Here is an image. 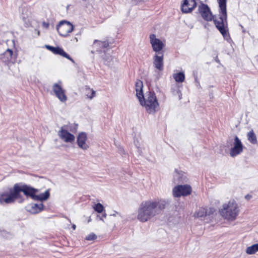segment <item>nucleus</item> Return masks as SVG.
<instances>
[{
  "mask_svg": "<svg viewBox=\"0 0 258 258\" xmlns=\"http://www.w3.org/2000/svg\"><path fill=\"white\" fill-rule=\"evenodd\" d=\"M67 131H69L74 133H75L77 131L78 125L76 124H73L71 125H67Z\"/></svg>",
  "mask_w": 258,
  "mask_h": 258,
  "instance_id": "26",
  "label": "nucleus"
},
{
  "mask_svg": "<svg viewBox=\"0 0 258 258\" xmlns=\"http://www.w3.org/2000/svg\"><path fill=\"white\" fill-rule=\"evenodd\" d=\"M173 78L176 82L182 83L185 80V75L183 72L175 73L173 75Z\"/></svg>",
  "mask_w": 258,
  "mask_h": 258,
  "instance_id": "21",
  "label": "nucleus"
},
{
  "mask_svg": "<svg viewBox=\"0 0 258 258\" xmlns=\"http://www.w3.org/2000/svg\"><path fill=\"white\" fill-rule=\"evenodd\" d=\"M143 87V82L140 80H137L136 82V96L138 99H141L144 97Z\"/></svg>",
  "mask_w": 258,
  "mask_h": 258,
  "instance_id": "16",
  "label": "nucleus"
},
{
  "mask_svg": "<svg viewBox=\"0 0 258 258\" xmlns=\"http://www.w3.org/2000/svg\"><path fill=\"white\" fill-rule=\"evenodd\" d=\"M167 202L163 200H148L143 202L138 210V219L145 222L157 215L166 206Z\"/></svg>",
  "mask_w": 258,
  "mask_h": 258,
  "instance_id": "2",
  "label": "nucleus"
},
{
  "mask_svg": "<svg viewBox=\"0 0 258 258\" xmlns=\"http://www.w3.org/2000/svg\"><path fill=\"white\" fill-rule=\"evenodd\" d=\"M252 198V196L251 195H249V194H247L245 196V198L246 200H249L250 199H251Z\"/></svg>",
  "mask_w": 258,
  "mask_h": 258,
  "instance_id": "32",
  "label": "nucleus"
},
{
  "mask_svg": "<svg viewBox=\"0 0 258 258\" xmlns=\"http://www.w3.org/2000/svg\"><path fill=\"white\" fill-rule=\"evenodd\" d=\"M248 141L252 144H257V141L256 135L253 130L249 131L247 135Z\"/></svg>",
  "mask_w": 258,
  "mask_h": 258,
  "instance_id": "20",
  "label": "nucleus"
},
{
  "mask_svg": "<svg viewBox=\"0 0 258 258\" xmlns=\"http://www.w3.org/2000/svg\"><path fill=\"white\" fill-rule=\"evenodd\" d=\"M58 135L62 140L64 139V130L63 127H61V130L58 132Z\"/></svg>",
  "mask_w": 258,
  "mask_h": 258,
  "instance_id": "30",
  "label": "nucleus"
},
{
  "mask_svg": "<svg viewBox=\"0 0 258 258\" xmlns=\"http://www.w3.org/2000/svg\"><path fill=\"white\" fill-rule=\"evenodd\" d=\"M43 26H44L45 28H48V27H49V24H48V23H44H44H43Z\"/></svg>",
  "mask_w": 258,
  "mask_h": 258,
  "instance_id": "33",
  "label": "nucleus"
},
{
  "mask_svg": "<svg viewBox=\"0 0 258 258\" xmlns=\"http://www.w3.org/2000/svg\"><path fill=\"white\" fill-rule=\"evenodd\" d=\"M216 61L217 62H220V60L217 58L216 59Z\"/></svg>",
  "mask_w": 258,
  "mask_h": 258,
  "instance_id": "35",
  "label": "nucleus"
},
{
  "mask_svg": "<svg viewBox=\"0 0 258 258\" xmlns=\"http://www.w3.org/2000/svg\"><path fill=\"white\" fill-rule=\"evenodd\" d=\"M85 94L87 97L90 99H92L95 95V91L89 87L85 88Z\"/></svg>",
  "mask_w": 258,
  "mask_h": 258,
  "instance_id": "23",
  "label": "nucleus"
},
{
  "mask_svg": "<svg viewBox=\"0 0 258 258\" xmlns=\"http://www.w3.org/2000/svg\"><path fill=\"white\" fill-rule=\"evenodd\" d=\"M257 251H258V243L253 244L252 245L248 247L246 250V253L249 254H254Z\"/></svg>",
  "mask_w": 258,
  "mask_h": 258,
  "instance_id": "22",
  "label": "nucleus"
},
{
  "mask_svg": "<svg viewBox=\"0 0 258 258\" xmlns=\"http://www.w3.org/2000/svg\"><path fill=\"white\" fill-rule=\"evenodd\" d=\"M141 105L145 107L149 114H154L159 109L160 105L157 96L154 91L147 92L145 97L139 99Z\"/></svg>",
  "mask_w": 258,
  "mask_h": 258,
  "instance_id": "4",
  "label": "nucleus"
},
{
  "mask_svg": "<svg viewBox=\"0 0 258 258\" xmlns=\"http://www.w3.org/2000/svg\"><path fill=\"white\" fill-rule=\"evenodd\" d=\"M66 25L68 27L67 30L68 33H71L74 30V26L70 22L66 21Z\"/></svg>",
  "mask_w": 258,
  "mask_h": 258,
  "instance_id": "27",
  "label": "nucleus"
},
{
  "mask_svg": "<svg viewBox=\"0 0 258 258\" xmlns=\"http://www.w3.org/2000/svg\"><path fill=\"white\" fill-rule=\"evenodd\" d=\"M197 7L195 0H183L181 5V10L183 13H191Z\"/></svg>",
  "mask_w": 258,
  "mask_h": 258,
  "instance_id": "10",
  "label": "nucleus"
},
{
  "mask_svg": "<svg viewBox=\"0 0 258 258\" xmlns=\"http://www.w3.org/2000/svg\"><path fill=\"white\" fill-rule=\"evenodd\" d=\"M64 24V20H61V21L59 22V24L57 25V27H56V29L58 31V32L60 34V35L61 36H63V35L62 34H61L60 32H59V28L60 27Z\"/></svg>",
  "mask_w": 258,
  "mask_h": 258,
  "instance_id": "29",
  "label": "nucleus"
},
{
  "mask_svg": "<svg viewBox=\"0 0 258 258\" xmlns=\"http://www.w3.org/2000/svg\"><path fill=\"white\" fill-rule=\"evenodd\" d=\"M233 145L230 150V155L232 157L240 154L243 150V146L237 136L234 138Z\"/></svg>",
  "mask_w": 258,
  "mask_h": 258,
  "instance_id": "9",
  "label": "nucleus"
},
{
  "mask_svg": "<svg viewBox=\"0 0 258 258\" xmlns=\"http://www.w3.org/2000/svg\"><path fill=\"white\" fill-rule=\"evenodd\" d=\"M215 212L214 209H210L209 212H208L207 209L205 208H200L197 211H196L194 216L196 218L203 217L206 216L207 215H210L213 214Z\"/></svg>",
  "mask_w": 258,
  "mask_h": 258,
  "instance_id": "15",
  "label": "nucleus"
},
{
  "mask_svg": "<svg viewBox=\"0 0 258 258\" xmlns=\"http://www.w3.org/2000/svg\"><path fill=\"white\" fill-rule=\"evenodd\" d=\"M94 210L98 213H101L104 210L103 206L100 203L95 204L93 206Z\"/></svg>",
  "mask_w": 258,
  "mask_h": 258,
  "instance_id": "25",
  "label": "nucleus"
},
{
  "mask_svg": "<svg viewBox=\"0 0 258 258\" xmlns=\"http://www.w3.org/2000/svg\"><path fill=\"white\" fill-rule=\"evenodd\" d=\"M87 140V136L86 133L82 132L80 133L77 139V143L78 146L83 150H86L88 148L89 146L86 144Z\"/></svg>",
  "mask_w": 258,
  "mask_h": 258,
  "instance_id": "12",
  "label": "nucleus"
},
{
  "mask_svg": "<svg viewBox=\"0 0 258 258\" xmlns=\"http://www.w3.org/2000/svg\"><path fill=\"white\" fill-rule=\"evenodd\" d=\"M191 187L187 184L178 185L173 189V195L176 198L188 196L191 194Z\"/></svg>",
  "mask_w": 258,
  "mask_h": 258,
  "instance_id": "6",
  "label": "nucleus"
},
{
  "mask_svg": "<svg viewBox=\"0 0 258 258\" xmlns=\"http://www.w3.org/2000/svg\"><path fill=\"white\" fill-rule=\"evenodd\" d=\"M198 11L205 21L210 22L214 19V15L208 5L202 4L198 7Z\"/></svg>",
  "mask_w": 258,
  "mask_h": 258,
  "instance_id": "8",
  "label": "nucleus"
},
{
  "mask_svg": "<svg viewBox=\"0 0 258 258\" xmlns=\"http://www.w3.org/2000/svg\"><path fill=\"white\" fill-rule=\"evenodd\" d=\"M45 47L51 51L55 54H59L63 57H64V51L63 50L58 47H54L48 45H46Z\"/></svg>",
  "mask_w": 258,
  "mask_h": 258,
  "instance_id": "19",
  "label": "nucleus"
},
{
  "mask_svg": "<svg viewBox=\"0 0 258 258\" xmlns=\"http://www.w3.org/2000/svg\"><path fill=\"white\" fill-rule=\"evenodd\" d=\"M62 83L59 82L52 86V91L55 95L61 101H64V92L61 87Z\"/></svg>",
  "mask_w": 258,
  "mask_h": 258,
  "instance_id": "11",
  "label": "nucleus"
},
{
  "mask_svg": "<svg viewBox=\"0 0 258 258\" xmlns=\"http://www.w3.org/2000/svg\"><path fill=\"white\" fill-rule=\"evenodd\" d=\"M219 5V14L217 17L214 16L213 21L216 28L224 38L230 37L227 13V0H217Z\"/></svg>",
  "mask_w": 258,
  "mask_h": 258,
  "instance_id": "3",
  "label": "nucleus"
},
{
  "mask_svg": "<svg viewBox=\"0 0 258 258\" xmlns=\"http://www.w3.org/2000/svg\"><path fill=\"white\" fill-rule=\"evenodd\" d=\"M23 192L27 197H31L34 201L42 202L47 200L49 197V191L47 190L44 193L36 195L38 189L22 184H15L10 192H4L0 194V204H9L14 203L17 199H20L19 203L24 200L20 192Z\"/></svg>",
  "mask_w": 258,
  "mask_h": 258,
  "instance_id": "1",
  "label": "nucleus"
},
{
  "mask_svg": "<svg viewBox=\"0 0 258 258\" xmlns=\"http://www.w3.org/2000/svg\"><path fill=\"white\" fill-rule=\"evenodd\" d=\"M13 57L15 59L13 51L10 49H8L4 53L1 55V59L5 62L12 61Z\"/></svg>",
  "mask_w": 258,
  "mask_h": 258,
  "instance_id": "17",
  "label": "nucleus"
},
{
  "mask_svg": "<svg viewBox=\"0 0 258 258\" xmlns=\"http://www.w3.org/2000/svg\"><path fill=\"white\" fill-rule=\"evenodd\" d=\"M20 12L21 14V18L23 21L27 23L29 22V17H30V8L26 5H23L20 8Z\"/></svg>",
  "mask_w": 258,
  "mask_h": 258,
  "instance_id": "14",
  "label": "nucleus"
},
{
  "mask_svg": "<svg viewBox=\"0 0 258 258\" xmlns=\"http://www.w3.org/2000/svg\"><path fill=\"white\" fill-rule=\"evenodd\" d=\"M66 58L70 60L73 63H75L74 60L66 52Z\"/></svg>",
  "mask_w": 258,
  "mask_h": 258,
  "instance_id": "31",
  "label": "nucleus"
},
{
  "mask_svg": "<svg viewBox=\"0 0 258 258\" xmlns=\"http://www.w3.org/2000/svg\"><path fill=\"white\" fill-rule=\"evenodd\" d=\"M75 139V136L66 130V142L72 143L74 142Z\"/></svg>",
  "mask_w": 258,
  "mask_h": 258,
  "instance_id": "24",
  "label": "nucleus"
},
{
  "mask_svg": "<svg viewBox=\"0 0 258 258\" xmlns=\"http://www.w3.org/2000/svg\"><path fill=\"white\" fill-rule=\"evenodd\" d=\"M71 228L73 229V230H75L76 228V226L75 224H73L72 225Z\"/></svg>",
  "mask_w": 258,
  "mask_h": 258,
  "instance_id": "34",
  "label": "nucleus"
},
{
  "mask_svg": "<svg viewBox=\"0 0 258 258\" xmlns=\"http://www.w3.org/2000/svg\"><path fill=\"white\" fill-rule=\"evenodd\" d=\"M96 238H97L96 235L94 233H91L86 237L85 239L88 241H91V240H94L96 239Z\"/></svg>",
  "mask_w": 258,
  "mask_h": 258,
  "instance_id": "28",
  "label": "nucleus"
},
{
  "mask_svg": "<svg viewBox=\"0 0 258 258\" xmlns=\"http://www.w3.org/2000/svg\"><path fill=\"white\" fill-rule=\"evenodd\" d=\"M150 41L153 50L158 54L163 53V49L165 47V44L159 39L156 37V35L151 34L150 35Z\"/></svg>",
  "mask_w": 258,
  "mask_h": 258,
  "instance_id": "7",
  "label": "nucleus"
},
{
  "mask_svg": "<svg viewBox=\"0 0 258 258\" xmlns=\"http://www.w3.org/2000/svg\"><path fill=\"white\" fill-rule=\"evenodd\" d=\"M163 58V53L160 54H156L154 56L153 64L155 67L160 71H162L164 69Z\"/></svg>",
  "mask_w": 258,
  "mask_h": 258,
  "instance_id": "13",
  "label": "nucleus"
},
{
  "mask_svg": "<svg viewBox=\"0 0 258 258\" xmlns=\"http://www.w3.org/2000/svg\"><path fill=\"white\" fill-rule=\"evenodd\" d=\"M219 212L224 219L229 221H234L239 214V210L237 203L234 201H229L223 205V208Z\"/></svg>",
  "mask_w": 258,
  "mask_h": 258,
  "instance_id": "5",
  "label": "nucleus"
},
{
  "mask_svg": "<svg viewBox=\"0 0 258 258\" xmlns=\"http://www.w3.org/2000/svg\"><path fill=\"white\" fill-rule=\"evenodd\" d=\"M43 205L41 203L39 204H32L30 205L29 212L33 214H36L40 212L43 209Z\"/></svg>",
  "mask_w": 258,
  "mask_h": 258,
  "instance_id": "18",
  "label": "nucleus"
}]
</instances>
